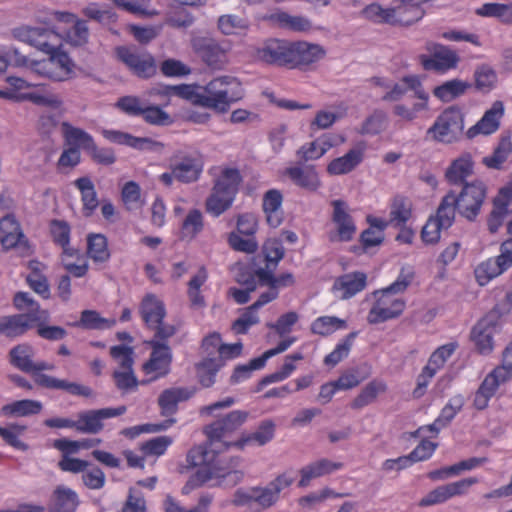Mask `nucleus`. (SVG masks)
Returning <instances> with one entry per match:
<instances>
[{
  "label": "nucleus",
  "mask_w": 512,
  "mask_h": 512,
  "mask_svg": "<svg viewBox=\"0 0 512 512\" xmlns=\"http://www.w3.org/2000/svg\"><path fill=\"white\" fill-rule=\"evenodd\" d=\"M166 94L177 95L202 108L225 113L231 105L245 97V89L239 78L232 75H220L205 85L167 86Z\"/></svg>",
  "instance_id": "obj_1"
},
{
  "label": "nucleus",
  "mask_w": 512,
  "mask_h": 512,
  "mask_svg": "<svg viewBox=\"0 0 512 512\" xmlns=\"http://www.w3.org/2000/svg\"><path fill=\"white\" fill-rule=\"evenodd\" d=\"M186 461L190 467L197 468V471L183 486L182 494L184 495L212 480L219 484L232 486L243 477L242 472L233 469L238 465L239 458L232 459V465H220V460H217V463L215 462L213 452L206 451L202 445L191 448L187 453Z\"/></svg>",
  "instance_id": "obj_2"
},
{
  "label": "nucleus",
  "mask_w": 512,
  "mask_h": 512,
  "mask_svg": "<svg viewBox=\"0 0 512 512\" xmlns=\"http://www.w3.org/2000/svg\"><path fill=\"white\" fill-rule=\"evenodd\" d=\"M247 417V412L235 410L205 427L204 431L209 444L207 447H202L206 451L213 452L216 463L217 460H220V465H227L221 454L230 447H235L234 443L236 441H230L229 438L245 423Z\"/></svg>",
  "instance_id": "obj_3"
},
{
  "label": "nucleus",
  "mask_w": 512,
  "mask_h": 512,
  "mask_svg": "<svg viewBox=\"0 0 512 512\" xmlns=\"http://www.w3.org/2000/svg\"><path fill=\"white\" fill-rule=\"evenodd\" d=\"M239 183L240 174L237 169H224L206 199L205 208L207 213L218 217L228 210L232 206Z\"/></svg>",
  "instance_id": "obj_4"
},
{
  "label": "nucleus",
  "mask_w": 512,
  "mask_h": 512,
  "mask_svg": "<svg viewBox=\"0 0 512 512\" xmlns=\"http://www.w3.org/2000/svg\"><path fill=\"white\" fill-rule=\"evenodd\" d=\"M465 127L464 114L457 107H448L435 119L427 130V136L440 143L451 144L458 141Z\"/></svg>",
  "instance_id": "obj_5"
},
{
  "label": "nucleus",
  "mask_w": 512,
  "mask_h": 512,
  "mask_svg": "<svg viewBox=\"0 0 512 512\" xmlns=\"http://www.w3.org/2000/svg\"><path fill=\"white\" fill-rule=\"evenodd\" d=\"M295 478L290 472H285L277 476L272 482L263 488H252L248 492L238 490L235 494L234 502L242 505L253 500L264 508L275 504L282 490L289 487Z\"/></svg>",
  "instance_id": "obj_6"
},
{
  "label": "nucleus",
  "mask_w": 512,
  "mask_h": 512,
  "mask_svg": "<svg viewBox=\"0 0 512 512\" xmlns=\"http://www.w3.org/2000/svg\"><path fill=\"white\" fill-rule=\"evenodd\" d=\"M425 50L427 54H420L418 56L419 63L424 70L446 74L458 67L460 57L449 46L434 41H427Z\"/></svg>",
  "instance_id": "obj_7"
},
{
  "label": "nucleus",
  "mask_w": 512,
  "mask_h": 512,
  "mask_svg": "<svg viewBox=\"0 0 512 512\" xmlns=\"http://www.w3.org/2000/svg\"><path fill=\"white\" fill-rule=\"evenodd\" d=\"M397 294L388 287L373 292L375 303L367 315V321L370 324H378L400 316L406 303Z\"/></svg>",
  "instance_id": "obj_8"
},
{
  "label": "nucleus",
  "mask_w": 512,
  "mask_h": 512,
  "mask_svg": "<svg viewBox=\"0 0 512 512\" xmlns=\"http://www.w3.org/2000/svg\"><path fill=\"white\" fill-rule=\"evenodd\" d=\"M486 193V185L480 180L464 183L461 191L455 192L458 212L468 220H473L480 213Z\"/></svg>",
  "instance_id": "obj_9"
},
{
  "label": "nucleus",
  "mask_w": 512,
  "mask_h": 512,
  "mask_svg": "<svg viewBox=\"0 0 512 512\" xmlns=\"http://www.w3.org/2000/svg\"><path fill=\"white\" fill-rule=\"evenodd\" d=\"M331 221L333 228L329 232L331 242H348L356 234V223L351 215L349 205L342 200H333Z\"/></svg>",
  "instance_id": "obj_10"
},
{
  "label": "nucleus",
  "mask_w": 512,
  "mask_h": 512,
  "mask_svg": "<svg viewBox=\"0 0 512 512\" xmlns=\"http://www.w3.org/2000/svg\"><path fill=\"white\" fill-rule=\"evenodd\" d=\"M502 320L497 311H491L474 326L471 337L477 350L484 355L494 349V336L501 331Z\"/></svg>",
  "instance_id": "obj_11"
},
{
  "label": "nucleus",
  "mask_w": 512,
  "mask_h": 512,
  "mask_svg": "<svg viewBox=\"0 0 512 512\" xmlns=\"http://www.w3.org/2000/svg\"><path fill=\"white\" fill-rule=\"evenodd\" d=\"M12 35L20 42L26 43L47 54L60 46V38L53 30L44 27L21 26L12 30Z\"/></svg>",
  "instance_id": "obj_12"
},
{
  "label": "nucleus",
  "mask_w": 512,
  "mask_h": 512,
  "mask_svg": "<svg viewBox=\"0 0 512 512\" xmlns=\"http://www.w3.org/2000/svg\"><path fill=\"white\" fill-rule=\"evenodd\" d=\"M203 167V158L197 152L178 151L173 155L170 162V168L176 175V180L183 183L197 181Z\"/></svg>",
  "instance_id": "obj_13"
},
{
  "label": "nucleus",
  "mask_w": 512,
  "mask_h": 512,
  "mask_svg": "<svg viewBox=\"0 0 512 512\" xmlns=\"http://www.w3.org/2000/svg\"><path fill=\"white\" fill-rule=\"evenodd\" d=\"M476 483H478L477 478L469 477L437 486L419 500L418 506L430 507L443 504L453 497L465 495L468 489Z\"/></svg>",
  "instance_id": "obj_14"
},
{
  "label": "nucleus",
  "mask_w": 512,
  "mask_h": 512,
  "mask_svg": "<svg viewBox=\"0 0 512 512\" xmlns=\"http://www.w3.org/2000/svg\"><path fill=\"white\" fill-rule=\"evenodd\" d=\"M408 82L413 88L416 101L411 105L404 102L397 103L393 106L392 113L400 121L411 123L418 118L420 113L429 111L430 96L424 89L422 82L413 79H408Z\"/></svg>",
  "instance_id": "obj_15"
},
{
  "label": "nucleus",
  "mask_w": 512,
  "mask_h": 512,
  "mask_svg": "<svg viewBox=\"0 0 512 512\" xmlns=\"http://www.w3.org/2000/svg\"><path fill=\"white\" fill-rule=\"evenodd\" d=\"M290 41L270 38L265 40L254 50L256 61L289 68Z\"/></svg>",
  "instance_id": "obj_16"
},
{
  "label": "nucleus",
  "mask_w": 512,
  "mask_h": 512,
  "mask_svg": "<svg viewBox=\"0 0 512 512\" xmlns=\"http://www.w3.org/2000/svg\"><path fill=\"white\" fill-rule=\"evenodd\" d=\"M0 243L4 249H18L22 256H28L33 252L19 222L13 215H6L0 219Z\"/></svg>",
  "instance_id": "obj_17"
},
{
  "label": "nucleus",
  "mask_w": 512,
  "mask_h": 512,
  "mask_svg": "<svg viewBox=\"0 0 512 512\" xmlns=\"http://www.w3.org/2000/svg\"><path fill=\"white\" fill-rule=\"evenodd\" d=\"M116 54L138 77L148 78L156 72L155 60L149 53L140 52L134 47L120 46L116 48Z\"/></svg>",
  "instance_id": "obj_18"
},
{
  "label": "nucleus",
  "mask_w": 512,
  "mask_h": 512,
  "mask_svg": "<svg viewBox=\"0 0 512 512\" xmlns=\"http://www.w3.org/2000/svg\"><path fill=\"white\" fill-rule=\"evenodd\" d=\"M125 412V406L82 411L78 413V419L76 421L77 431L82 433L97 434L103 429L104 420L120 416Z\"/></svg>",
  "instance_id": "obj_19"
},
{
  "label": "nucleus",
  "mask_w": 512,
  "mask_h": 512,
  "mask_svg": "<svg viewBox=\"0 0 512 512\" xmlns=\"http://www.w3.org/2000/svg\"><path fill=\"white\" fill-rule=\"evenodd\" d=\"M325 56L322 46L307 41H290L289 68H300L318 62Z\"/></svg>",
  "instance_id": "obj_20"
},
{
  "label": "nucleus",
  "mask_w": 512,
  "mask_h": 512,
  "mask_svg": "<svg viewBox=\"0 0 512 512\" xmlns=\"http://www.w3.org/2000/svg\"><path fill=\"white\" fill-rule=\"evenodd\" d=\"M193 49L201 56L203 61L214 69H222L228 64V49L209 38H194Z\"/></svg>",
  "instance_id": "obj_21"
},
{
  "label": "nucleus",
  "mask_w": 512,
  "mask_h": 512,
  "mask_svg": "<svg viewBox=\"0 0 512 512\" xmlns=\"http://www.w3.org/2000/svg\"><path fill=\"white\" fill-rule=\"evenodd\" d=\"M505 107L502 101H495L484 115L477 121L475 125L470 127L466 135L468 138H474L478 135H491L495 133L499 127L501 119L504 116Z\"/></svg>",
  "instance_id": "obj_22"
},
{
  "label": "nucleus",
  "mask_w": 512,
  "mask_h": 512,
  "mask_svg": "<svg viewBox=\"0 0 512 512\" xmlns=\"http://www.w3.org/2000/svg\"><path fill=\"white\" fill-rule=\"evenodd\" d=\"M152 352L150 359L143 365L146 374L153 375V378L165 376L170 370L172 354L170 348L154 339L150 342Z\"/></svg>",
  "instance_id": "obj_23"
},
{
  "label": "nucleus",
  "mask_w": 512,
  "mask_h": 512,
  "mask_svg": "<svg viewBox=\"0 0 512 512\" xmlns=\"http://www.w3.org/2000/svg\"><path fill=\"white\" fill-rule=\"evenodd\" d=\"M367 283V276L363 272H351L335 279L332 292L341 300L349 299L361 292Z\"/></svg>",
  "instance_id": "obj_24"
},
{
  "label": "nucleus",
  "mask_w": 512,
  "mask_h": 512,
  "mask_svg": "<svg viewBox=\"0 0 512 512\" xmlns=\"http://www.w3.org/2000/svg\"><path fill=\"white\" fill-rule=\"evenodd\" d=\"M274 27L292 32H308L312 29L309 18L301 15H291L285 11H276L264 17Z\"/></svg>",
  "instance_id": "obj_25"
},
{
  "label": "nucleus",
  "mask_w": 512,
  "mask_h": 512,
  "mask_svg": "<svg viewBox=\"0 0 512 512\" xmlns=\"http://www.w3.org/2000/svg\"><path fill=\"white\" fill-rule=\"evenodd\" d=\"M342 468L343 464L341 462H334L326 458L316 460L300 470L301 479L298 485L306 487L313 479L332 474Z\"/></svg>",
  "instance_id": "obj_26"
},
{
  "label": "nucleus",
  "mask_w": 512,
  "mask_h": 512,
  "mask_svg": "<svg viewBox=\"0 0 512 512\" xmlns=\"http://www.w3.org/2000/svg\"><path fill=\"white\" fill-rule=\"evenodd\" d=\"M285 174L298 187L316 192L321 187V180L318 172L313 166H292L286 169Z\"/></svg>",
  "instance_id": "obj_27"
},
{
  "label": "nucleus",
  "mask_w": 512,
  "mask_h": 512,
  "mask_svg": "<svg viewBox=\"0 0 512 512\" xmlns=\"http://www.w3.org/2000/svg\"><path fill=\"white\" fill-rule=\"evenodd\" d=\"M474 172V161L470 153H463L453 159L445 170L446 180L453 185L462 184Z\"/></svg>",
  "instance_id": "obj_28"
},
{
  "label": "nucleus",
  "mask_w": 512,
  "mask_h": 512,
  "mask_svg": "<svg viewBox=\"0 0 512 512\" xmlns=\"http://www.w3.org/2000/svg\"><path fill=\"white\" fill-rule=\"evenodd\" d=\"M102 135L110 142L127 145L137 150L152 151L155 150L157 146H160L159 143L150 138L135 137L131 134L118 130L104 129L102 131Z\"/></svg>",
  "instance_id": "obj_29"
},
{
  "label": "nucleus",
  "mask_w": 512,
  "mask_h": 512,
  "mask_svg": "<svg viewBox=\"0 0 512 512\" xmlns=\"http://www.w3.org/2000/svg\"><path fill=\"white\" fill-rule=\"evenodd\" d=\"M365 146L359 145L345 155L333 159L327 166L330 175H343L353 171L363 160Z\"/></svg>",
  "instance_id": "obj_30"
},
{
  "label": "nucleus",
  "mask_w": 512,
  "mask_h": 512,
  "mask_svg": "<svg viewBox=\"0 0 512 512\" xmlns=\"http://www.w3.org/2000/svg\"><path fill=\"white\" fill-rule=\"evenodd\" d=\"M53 73V81L63 82L72 78L74 74V63L69 55L60 49V46L53 48L52 52H48Z\"/></svg>",
  "instance_id": "obj_31"
},
{
  "label": "nucleus",
  "mask_w": 512,
  "mask_h": 512,
  "mask_svg": "<svg viewBox=\"0 0 512 512\" xmlns=\"http://www.w3.org/2000/svg\"><path fill=\"white\" fill-rule=\"evenodd\" d=\"M283 196L279 190H268L263 196V211L266 222L272 228L279 227L283 222Z\"/></svg>",
  "instance_id": "obj_32"
},
{
  "label": "nucleus",
  "mask_w": 512,
  "mask_h": 512,
  "mask_svg": "<svg viewBox=\"0 0 512 512\" xmlns=\"http://www.w3.org/2000/svg\"><path fill=\"white\" fill-rule=\"evenodd\" d=\"M140 314L148 327L159 326L166 315L164 303L156 295L147 294L141 302Z\"/></svg>",
  "instance_id": "obj_33"
},
{
  "label": "nucleus",
  "mask_w": 512,
  "mask_h": 512,
  "mask_svg": "<svg viewBox=\"0 0 512 512\" xmlns=\"http://www.w3.org/2000/svg\"><path fill=\"white\" fill-rule=\"evenodd\" d=\"M60 129L66 146L77 147L78 150H84L86 153L89 148H92L94 139L83 129L66 121L61 123Z\"/></svg>",
  "instance_id": "obj_34"
},
{
  "label": "nucleus",
  "mask_w": 512,
  "mask_h": 512,
  "mask_svg": "<svg viewBox=\"0 0 512 512\" xmlns=\"http://www.w3.org/2000/svg\"><path fill=\"white\" fill-rule=\"evenodd\" d=\"M193 394L194 390L181 387L164 390L158 399L162 414L166 416L174 414L178 403L189 399Z\"/></svg>",
  "instance_id": "obj_35"
},
{
  "label": "nucleus",
  "mask_w": 512,
  "mask_h": 512,
  "mask_svg": "<svg viewBox=\"0 0 512 512\" xmlns=\"http://www.w3.org/2000/svg\"><path fill=\"white\" fill-rule=\"evenodd\" d=\"M14 305L18 310L26 311L25 316L30 322H44L49 318V313L42 310L39 304L27 292H18L14 296Z\"/></svg>",
  "instance_id": "obj_36"
},
{
  "label": "nucleus",
  "mask_w": 512,
  "mask_h": 512,
  "mask_svg": "<svg viewBox=\"0 0 512 512\" xmlns=\"http://www.w3.org/2000/svg\"><path fill=\"white\" fill-rule=\"evenodd\" d=\"M274 432V422L271 420H265L259 425L258 429L255 432L242 436L241 438L236 440L234 445L238 449H243L245 446L248 445L263 446L273 439Z\"/></svg>",
  "instance_id": "obj_37"
},
{
  "label": "nucleus",
  "mask_w": 512,
  "mask_h": 512,
  "mask_svg": "<svg viewBox=\"0 0 512 512\" xmlns=\"http://www.w3.org/2000/svg\"><path fill=\"white\" fill-rule=\"evenodd\" d=\"M507 269V266L500 260V257L497 256L478 264L474 270V274L478 284L484 286Z\"/></svg>",
  "instance_id": "obj_38"
},
{
  "label": "nucleus",
  "mask_w": 512,
  "mask_h": 512,
  "mask_svg": "<svg viewBox=\"0 0 512 512\" xmlns=\"http://www.w3.org/2000/svg\"><path fill=\"white\" fill-rule=\"evenodd\" d=\"M469 88L470 84L467 81L456 78L434 87L433 95L440 101L447 103L464 95Z\"/></svg>",
  "instance_id": "obj_39"
},
{
  "label": "nucleus",
  "mask_w": 512,
  "mask_h": 512,
  "mask_svg": "<svg viewBox=\"0 0 512 512\" xmlns=\"http://www.w3.org/2000/svg\"><path fill=\"white\" fill-rule=\"evenodd\" d=\"M61 262L64 268L75 277H83L87 273V261L78 249L73 247L63 249Z\"/></svg>",
  "instance_id": "obj_40"
},
{
  "label": "nucleus",
  "mask_w": 512,
  "mask_h": 512,
  "mask_svg": "<svg viewBox=\"0 0 512 512\" xmlns=\"http://www.w3.org/2000/svg\"><path fill=\"white\" fill-rule=\"evenodd\" d=\"M79 504L77 494L66 487H58L53 494L49 512H75Z\"/></svg>",
  "instance_id": "obj_41"
},
{
  "label": "nucleus",
  "mask_w": 512,
  "mask_h": 512,
  "mask_svg": "<svg viewBox=\"0 0 512 512\" xmlns=\"http://www.w3.org/2000/svg\"><path fill=\"white\" fill-rule=\"evenodd\" d=\"M32 322L25 315H9L0 317V334L7 337H18L23 335L30 327Z\"/></svg>",
  "instance_id": "obj_42"
},
{
  "label": "nucleus",
  "mask_w": 512,
  "mask_h": 512,
  "mask_svg": "<svg viewBox=\"0 0 512 512\" xmlns=\"http://www.w3.org/2000/svg\"><path fill=\"white\" fill-rule=\"evenodd\" d=\"M42 408L43 405L38 400L23 399L4 405L2 412L7 416L26 417L39 414Z\"/></svg>",
  "instance_id": "obj_43"
},
{
  "label": "nucleus",
  "mask_w": 512,
  "mask_h": 512,
  "mask_svg": "<svg viewBox=\"0 0 512 512\" xmlns=\"http://www.w3.org/2000/svg\"><path fill=\"white\" fill-rule=\"evenodd\" d=\"M478 16L496 18L505 24H512V3H485L475 11Z\"/></svg>",
  "instance_id": "obj_44"
},
{
  "label": "nucleus",
  "mask_w": 512,
  "mask_h": 512,
  "mask_svg": "<svg viewBox=\"0 0 512 512\" xmlns=\"http://www.w3.org/2000/svg\"><path fill=\"white\" fill-rule=\"evenodd\" d=\"M463 405L464 398L461 395L452 397L444 406L434 423L428 426V429L438 433L440 429L445 427L455 417V415L462 409Z\"/></svg>",
  "instance_id": "obj_45"
},
{
  "label": "nucleus",
  "mask_w": 512,
  "mask_h": 512,
  "mask_svg": "<svg viewBox=\"0 0 512 512\" xmlns=\"http://www.w3.org/2000/svg\"><path fill=\"white\" fill-rule=\"evenodd\" d=\"M74 185L81 193L85 215H91L98 206L97 194L93 182L89 177H80L75 180Z\"/></svg>",
  "instance_id": "obj_46"
},
{
  "label": "nucleus",
  "mask_w": 512,
  "mask_h": 512,
  "mask_svg": "<svg viewBox=\"0 0 512 512\" xmlns=\"http://www.w3.org/2000/svg\"><path fill=\"white\" fill-rule=\"evenodd\" d=\"M347 328V322L336 316H320L311 323L312 333L320 336H329L338 330Z\"/></svg>",
  "instance_id": "obj_47"
},
{
  "label": "nucleus",
  "mask_w": 512,
  "mask_h": 512,
  "mask_svg": "<svg viewBox=\"0 0 512 512\" xmlns=\"http://www.w3.org/2000/svg\"><path fill=\"white\" fill-rule=\"evenodd\" d=\"M456 210L458 211V204L455 191L451 190L442 198L434 218L442 223L444 228H449L454 222Z\"/></svg>",
  "instance_id": "obj_48"
},
{
  "label": "nucleus",
  "mask_w": 512,
  "mask_h": 512,
  "mask_svg": "<svg viewBox=\"0 0 512 512\" xmlns=\"http://www.w3.org/2000/svg\"><path fill=\"white\" fill-rule=\"evenodd\" d=\"M249 21L238 15L225 14L218 19V28L224 35H240L249 29Z\"/></svg>",
  "instance_id": "obj_49"
},
{
  "label": "nucleus",
  "mask_w": 512,
  "mask_h": 512,
  "mask_svg": "<svg viewBox=\"0 0 512 512\" xmlns=\"http://www.w3.org/2000/svg\"><path fill=\"white\" fill-rule=\"evenodd\" d=\"M501 384L502 383L494 378V376L488 374L475 393V407L479 410L485 409Z\"/></svg>",
  "instance_id": "obj_50"
},
{
  "label": "nucleus",
  "mask_w": 512,
  "mask_h": 512,
  "mask_svg": "<svg viewBox=\"0 0 512 512\" xmlns=\"http://www.w3.org/2000/svg\"><path fill=\"white\" fill-rule=\"evenodd\" d=\"M34 354V349L31 346L27 344L18 345L10 351L11 363L19 370L30 373L34 363Z\"/></svg>",
  "instance_id": "obj_51"
},
{
  "label": "nucleus",
  "mask_w": 512,
  "mask_h": 512,
  "mask_svg": "<svg viewBox=\"0 0 512 512\" xmlns=\"http://www.w3.org/2000/svg\"><path fill=\"white\" fill-rule=\"evenodd\" d=\"M411 217V203L409 200L396 197L391 206L389 213L390 225L400 227L404 225Z\"/></svg>",
  "instance_id": "obj_52"
},
{
  "label": "nucleus",
  "mask_w": 512,
  "mask_h": 512,
  "mask_svg": "<svg viewBox=\"0 0 512 512\" xmlns=\"http://www.w3.org/2000/svg\"><path fill=\"white\" fill-rule=\"evenodd\" d=\"M408 79L422 82L421 78L414 74L406 75L396 83H392L390 81V86L388 90L382 95V100L386 102H397L402 99L408 91H413V88L410 86Z\"/></svg>",
  "instance_id": "obj_53"
},
{
  "label": "nucleus",
  "mask_w": 512,
  "mask_h": 512,
  "mask_svg": "<svg viewBox=\"0 0 512 512\" xmlns=\"http://www.w3.org/2000/svg\"><path fill=\"white\" fill-rule=\"evenodd\" d=\"M87 254L95 262H105L109 259L107 239L102 234L90 235L87 239Z\"/></svg>",
  "instance_id": "obj_54"
},
{
  "label": "nucleus",
  "mask_w": 512,
  "mask_h": 512,
  "mask_svg": "<svg viewBox=\"0 0 512 512\" xmlns=\"http://www.w3.org/2000/svg\"><path fill=\"white\" fill-rule=\"evenodd\" d=\"M114 318H103L95 310H84L81 313L79 325L86 329L105 330L115 326Z\"/></svg>",
  "instance_id": "obj_55"
},
{
  "label": "nucleus",
  "mask_w": 512,
  "mask_h": 512,
  "mask_svg": "<svg viewBox=\"0 0 512 512\" xmlns=\"http://www.w3.org/2000/svg\"><path fill=\"white\" fill-rule=\"evenodd\" d=\"M223 366L221 360L207 358L200 362L197 367V376L204 387H210L215 382V375Z\"/></svg>",
  "instance_id": "obj_56"
},
{
  "label": "nucleus",
  "mask_w": 512,
  "mask_h": 512,
  "mask_svg": "<svg viewBox=\"0 0 512 512\" xmlns=\"http://www.w3.org/2000/svg\"><path fill=\"white\" fill-rule=\"evenodd\" d=\"M386 391V384L383 381H372L368 383L354 399L352 407L355 409L362 408L372 403L379 394Z\"/></svg>",
  "instance_id": "obj_57"
},
{
  "label": "nucleus",
  "mask_w": 512,
  "mask_h": 512,
  "mask_svg": "<svg viewBox=\"0 0 512 512\" xmlns=\"http://www.w3.org/2000/svg\"><path fill=\"white\" fill-rule=\"evenodd\" d=\"M256 276L260 285L269 286V288H273L276 291H278L280 288L289 287L294 283V277L291 273H284L278 277H275L272 271L259 269L256 272Z\"/></svg>",
  "instance_id": "obj_58"
},
{
  "label": "nucleus",
  "mask_w": 512,
  "mask_h": 512,
  "mask_svg": "<svg viewBox=\"0 0 512 512\" xmlns=\"http://www.w3.org/2000/svg\"><path fill=\"white\" fill-rule=\"evenodd\" d=\"M227 242L233 250L246 254H253L259 248V244L254 236L243 237L242 234L236 232L228 234Z\"/></svg>",
  "instance_id": "obj_59"
},
{
  "label": "nucleus",
  "mask_w": 512,
  "mask_h": 512,
  "mask_svg": "<svg viewBox=\"0 0 512 512\" xmlns=\"http://www.w3.org/2000/svg\"><path fill=\"white\" fill-rule=\"evenodd\" d=\"M211 502L212 498L208 495H204L199 499L196 506L186 509L172 496L168 495L163 502V509L164 512H207Z\"/></svg>",
  "instance_id": "obj_60"
},
{
  "label": "nucleus",
  "mask_w": 512,
  "mask_h": 512,
  "mask_svg": "<svg viewBox=\"0 0 512 512\" xmlns=\"http://www.w3.org/2000/svg\"><path fill=\"white\" fill-rule=\"evenodd\" d=\"M388 116L384 111H374L363 123L362 133L369 135H377L385 131L388 127Z\"/></svg>",
  "instance_id": "obj_61"
},
{
  "label": "nucleus",
  "mask_w": 512,
  "mask_h": 512,
  "mask_svg": "<svg viewBox=\"0 0 512 512\" xmlns=\"http://www.w3.org/2000/svg\"><path fill=\"white\" fill-rule=\"evenodd\" d=\"M356 335L357 334L355 332H352L348 334L344 339H342L336 345L335 349L325 357L324 363L329 366H335L341 360L346 358L349 355Z\"/></svg>",
  "instance_id": "obj_62"
},
{
  "label": "nucleus",
  "mask_w": 512,
  "mask_h": 512,
  "mask_svg": "<svg viewBox=\"0 0 512 512\" xmlns=\"http://www.w3.org/2000/svg\"><path fill=\"white\" fill-rule=\"evenodd\" d=\"M26 431V426L20 424H10L6 427H0V436L12 447L18 450H26L27 445L20 440V437Z\"/></svg>",
  "instance_id": "obj_63"
},
{
  "label": "nucleus",
  "mask_w": 512,
  "mask_h": 512,
  "mask_svg": "<svg viewBox=\"0 0 512 512\" xmlns=\"http://www.w3.org/2000/svg\"><path fill=\"white\" fill-rule=\"evenodd\" d=\"M512 152V142L509 138H503L493 154L484 158V163L489 168L498 169L507 160Z\"/></svg>",
  "instance_id": "obj_64"
}]
</instances>
